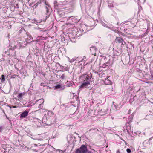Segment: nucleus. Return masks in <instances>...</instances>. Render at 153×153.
<instances>
[{"instance_id": "f257e3e1", "label": "nucleus", "mask_w": 153, "mask_h": 153, "mask_svg": "<svg viewBox=\"0 0 153 153\" xmlns=\"http://www.w3.org/2000/svg\"><path fill=\"white\" fill-rule=\"evenodd\" d=\"M75 152V153H91V151L88 150L86 146L84 145H82L80 148L76 149Z\"/></svg>"}, {"instance_id": "f03ea898", "label": "nucleus", "mask_w": 153, "mask_h": 153, "mask_svg": "<svg viewBox=\"0 0 153 153\" xmlns=\"http://www.w3.org/2000/svg\"><path fill=\"white\" fill-rule=\"evenodd\" d=\"M90 85V82L89 81H83L82 83L80 86V88H86L88 87Z\"/></svg>"}, {"instance_id": "7ed1b4c3", "label": "nucleus", "mask_w": 153, "mask_h": 153, "mask_svg": "<svg viewBox=\"0 0 153 153\" xmlns=\"http://www.w3.org/2000/svg\"><path fill=\"white\" fill-rule=\"evenodd\" d=\"M59 82L56 83V85L54 86V88L55 89H59L60 88H62L64 89L65 88L64 86L61 84H58Z\"/></svg>"}, {"instance_id": "20e7f679", "label": "nucleus", "mask_w": 153, "mask_h": 153, "mask_svg": "<svg viewBox=\"0 0 153 153\" xmlns=\"http://www.w3.org/2000/svg\"><path fill=\"white\" fill-rule=\"evenodd\" d=\"M54 6L56 9L59 10L62 7V5L58 3L56 1H55L54 3Z\"/></svg>"}, {"instance_id": "39448f33", "label": "nucleus", "mask_w": 153, "mask_h": 153, "mask_svg": "<svg viewBox=\"0 0 153 153\" xmlns=\"http://www.w3.org/2000/svg\"><path fill=\"white\" fill-rule=\"evenodd\" d=\"M92 75L91 73L90 74L88 75H87L85 77L84 81H89V82H90V79L92 78Z\"/></svg>"}, {"instance_id": "423d86ee", "label": "nucleus", "mask_w": 153, "mask_h": 153, "mask_svg": "<svg viewBox=\"0 0 153 153\" xmlns=\"http://www.w3.org/2000/svg\"><path fill=\"white\" fill-rule=\"evenodd\" d=\"M28 114V112L27 111H25L23 112L21 114L20 116V117L21 118H24L26 116H27Z\"/></svg>"}, {"instance_id": "0eeeda50", "label": "nucleus", "mask_w": 153, "mask_h": 153, "mask_svg": "<svg viewBox=\"0 0 153 153\" xmlns=\"http://www.w3.org/2000/svg\"><path fill=\"white\" fill-rule=\"evenodd\" d=\"M122 41V39L120 37H116L115 39V41L117 43H120Z\"/></svg>"}, {"instance_id": "6e6552de", "label": "nucleus", "mask_w": 153, "mask_h": 153, "mask_svg": "<svg viewBox=\"0 0 153 153\" xmlns=\"http://www.w3.org/2000/svg\"><path fill=\"white\" fill-rule=\"evenodd\" d=\"M16 47L20 48L21 47H24V46L22 45V43L20 42H17V44L16 45Z\"/></svg>"}, {"instance_id": "1a4fd4ad", "label": "nucleus", "mask_w": 153, "mask_h": 153, "mask_svg": "<svg viewBox=\"0 0 153 153\" xmlns=\"http://www.w3.org/2000/svg\"><path fill=\"white\" fill-rule=\"evenodd\" d=\"M1 80H2L3 81H4L5 80V76L4 75H1Z\"/></svg>"}, {"instance_id": "9d476101", "label": "nucleus", "mask_w": 153, "mask_h": 153, "mask_svg": "<svg viewBox=\"0 0 153 153\" xmlns=\"http://www.w3.org/2000/svg\"><path fill=\"white\" fill-rule=\"evenodd\" d=\"M38 101H40V103L41 102H42V103H43L44 102V100L43 99H40L38 100Z\"/></svg>"}, {"instance_id": "9b49d317", "label": "nucleus", "mask_w": 153, "mask_h": 153, "mask_svg": "<svg viewBox=\"0 0 153 153\" xmlns=\"http://www.w3.org/2000/svg\"><path fill=\"white\" fill-rule=\"evenodd\" d=\"M8 106L10 108H17V106H13V105H8Z\"/></svg>"}, {"instance_id": "f8f14e48", "label": "nucleus", "mask_w": 153, "mask_h": 153, "mask_svg": "<svg viewBox=\"0 0 153 153\" xmlns=\"http://www.w3.org/2000/svg\"><path fill=\"white\" fill-rule=\"evenodd\" d=\"M108 62H106V63H104L103 65V66H104V68H105V66H108Z\"/></svg>"}, {"instance_id": "ddd939ff", "label": "nucleus", "mask_w": 153, "mask_h": 153, "mask_svg": "<svg viewBox=\"0 0 153 153\" xmlns=\"http://www.w3.org/2000/svg\"><path fill=\"white\" fill-rule=\"evenodd\" d=\"M151 79L153 80V72H151Z\"/></svg>"}, {"instance_id": "4468645a", "label": "nucleus", "mask_w": 153, "mask_h": 153, "mask_svg": "<svg viewBox=\"0 0 153 153\" xmlns=\"http://www.w3.org/2000/svg\"><path fill=\"white\" fill-rule=\"evenodd\" d=\"M22 96H17L18 97V100H19V101H20L22 100Z\"/></svg>"}, {"instance_id": "2eb2a0df", "label": "nucleus", "mask_w": 153, "mask_h": 153, "mask_svg": "<svg viewBox=\"0 0 153 153\" xmlns=\"http://www.w3.org/2000/svg\"><path fill=\"white\" fill-rule=\"evenodd\" d=\"M127 152L128 153H130L131 152V150L130 149H127Z\"/></svg>"}, {"instance_id": "dca6fc26", "label": "nucleus", "mask_w": 153, "mask_h": 153, "mask_svg": "<svg viewBox=\"0 0 153 153\" xmlns=\"http://www.w3.org/2000/svg\"><path fill=\"white\" fill-rule=\"evenodd\" d=\"M65 77V74H63L61 76V78L63 79Z\"/></svg>"}, {"instance_id": "f3484780", "label": "nucleus", "mask_w": 153, "mask_h": 153, "mask_svg": "<svg viewBox=\"0 0 153 153\" xmlns=\"http://www.w3.org/2000/svg\"><path fill=\"white\" fill-rule=\"evenodd\" d=\"M3 129V128L2 126L0 127V132H1Z\"/></svg>"}, {"instance_id": "a211bd4d", "label": "nucleus", "mask_w": 153, "mask_h": 153, "mask_svg": "<svg viewBox=\"0 0 153 153\" xmlns=\"http://www.w3.org/2000/svg\"><path fill=\"white\" fill-rule=\"evenodd\" d=\"M40 4V2H37L36 4V6H38V5H39Z\"/></svg>"}, {"instance_id": "6ab92c4d", "label": "nucleus", "mask_w": 153, "mask_h": 153, "mask_svg": "<svg viewBox=\"0 0 153 153\" xmlns=\"http://www.w3.org/2000/svg\"><path fill=\"white\" fill-rule=\"evenodd\" d=\"M15 7L16 9H18L19 7V6L18 4H17L16 6Z\"/></svg>"}, {"instance_id": "aec40b11", "label": "nucleus", "mask_w": 153, "mask_h": 153, "mask_svg": "<svg viewBox=\"0 0 153 153\" xmlns=\"http://www.w3.org/2000/svg\"><path fill=\"white\" fill-rule=\"evenodd\" d=\"M51 115L52 114L53 116L54 115V114H53L51 112L48 113V116H49V115Z\"/></svg>"}, {"instance_id": "412c9836", "label": "nucleus", "mask_w": 153, "mask_h": 153, "mask_svg": "<svg viewBox=\"0 0 153 153\" xmlns=\"http://www.w3.org/2000/svg\"><path fill=\"white\" fill-rule=\"evenodd\" d=\"M45 8L46 9L47 13H48V7H46Z\"/></svg>"}, {"instance_id": "4be33fe9", "label": "nucleus", "mask_w": 153, "mask_h": 153, "mask_svg": "<svg viewBox=\"0 0 153 153\" xmlns=\"http://www.w3.org/2000/svg\"><path fill=\"white\" fill-rule=\"evenodd\" d=\"M95 129V128H92V129H90L89 131H92V130H94Z\"/></svg>"}, {"instance_id": "5701e85b", "label": "nucleus", "mask_w": 153, "mask_h": 153, "mask_svg": "<svg viewBox=\"0 0 153 153\" xmlns=\"http://www.w3.org/2000/svg\"><path fill=\"white\" fill-rule=\"evenodd\" d=\"M22 95H23L22 94V93H21L19 94V95L18 96H22Z\"/></svg>"}, {"instance_id": "b1692460", "label": "nucleus", "mask_w": 153, "mask_h": 153, "mask_svg": "<svg viewBox=\"0 0 153 153\" xmlns=\"http://www.w3.org/2000/svg\"><path fill=\"white\" fill-rule=\"evenodd\" d=\"M87 75V74H83L81 77H83L84 76H85V75Z\"/></svg>"}, {"instance_id": "393cba45", "label": "nucleus", "mask_w": 153, "mask_h": 153, "mask_svg": "<svg viewBox=\"0 0 153 153\" xmlns=\"http://www.w3.org/2000/svg\"><path fill=\"white\" fill-rule=\"evenodd\" d=\"M107 81H108L109 82V84H111V82H110V81L109 80H107Z\"/></svg>"}, {"instance_id": "a878e982", "label": "nucleus", "mask_w": 153, "mask_h": 153, "mask_svg": "<svg viewBox=\"0 0 153 153\" xmlns=\"http://www.w3.org/2000/svg\"><path fill=\"white\" fill-rule=\"evenodd\" d=\"M97 131H99V130L98 129H97L96 131V132H97Z\"/></svg>"}, {"instance_id": "bb28decb", "label": "nucleus", "mask_w": 153, "mask_h": 153, "mask_svg": "<svg viewBox=\"0 0 153 153\" xmlns=\"http://www.w3.org/2000/svg\"><path fill=\"white\" fill-rule=\"evenodd\" d=\"M8 55L9 56H10L11 55H10V54H8Z\"/></svg>"}, {"instance_id": "cd10ccee", "label": "nucleus", "mask_w": 153, "mask_h": 153, "mask_svg": "<svg viewBox=\"0 0 153 153\" xmlns=\"http://www.w3.org/2000/svg\"><path fill=\"white\" fill-rule=\"evenodd\" d=\"M2 111H3V112H4V113H5V112H4V110H3Z\"/></svg>"}, {"instance_id": "c85d7f7f", "label": "nucleus", "mask_w": 153, "mask_h": 153, "mask_svg": "<svg viewBox=\"0 0 153 153\" xmlns=\"http://www.w3.org/2000/svg\"><path fill=\"white\" fill-rule=\"evenodd\" d=\"M117 153H120L119 152H117Z\"/></svg>"}, {"instance_id": "c756f323", "label": "nucleus", "mask_w": 153, "mask_h": 153, "mask_svg": "<svg viewBox=\"0 0 153 153\" xmlns=\"http://www.w3.org/2000/svg\"><path fill=\"white\" fill-rule=\"evenodd\" d=\"M58 76V75H56V76L57 77V76Z\"/></svg>"}, {"instance_id": "7c9ffc66", "label": "nucleus", "mask_w": 153, "mask_h": 153, "mask_svg": "<svg viewBox=\"0 0 153 153\" xmlns=\"http://www.w3.org/2000/svg\"><path fill=\"white\" fill-rule=\"evenodd\" d=\"M41 85H42V83H41Z\"/></svg>"}, {"instance_id": "2f4dec72", "label": "nucleus", "mask_w": 153, "mask_h": 153, "mask_svg": "<svg viewBox=\"0 0 153 153\" xmlns=\"http://www.w3.org/2000/svg\"><path fill=\"white\" fill-rule=\"evenodd\" d=\"M45 4H46V5H47V4H46V2H45Z\"/></svg>"}]
</instances>
